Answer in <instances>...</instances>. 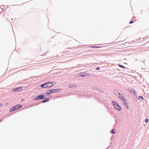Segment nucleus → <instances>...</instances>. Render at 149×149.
I'll return each mask as SVG.
<instances>
[{
	"label": "nucleus",
	"mask_w": 149,
	"mask_h": 149,
	"mask_svg": "<svg viewBox=\"0 0 149 149\" xmlns=\"http://www.w3.org/2000/svg\"><path fill=\"white\" fill-rule=\"evenodd\" d=\"M112 104L114 107L116 109L120 110L121 109L119 105L115 101L112 102Z\"/></svg>",
	"instance_id": "obj_4"
},
{
	"label": "nucleus",
	"mask_w": 149,
	"mask_h": 149,
	"mask_svg": "<svg viewBox=\"0 0 149 149\" xmlns=\"http://www.w3.org/2000/svg\"><path fill=\"white\" fill-rule=\"evenodd\" d=\"M53 93H54V91L52 89L48 90L47 91V93H46L45 94H47V95H49V94Z\"/></svg>",
	"instance_id": "obj_9"
},
{
	"label": "nucleus",
	"mask_w": 149,
	"mask_h": 149,
	"mask_svg": "<svg viewBox=\"0 0 149 149\" xmlns=\"http://www.w3.org/2000/svg\"><path fill=\"white\" fill-rule=\"evenodd\" d=\"M1 104H0V107H1Z\"/></svg>",
	"instance_id": "obj_22"
},
{
	"label": "nucleus",
	"mask_w": 149,
	"mask_h": 149,
	"mask_svg": "<svg viewBox=\"0 0 149 149\" xmlns=\"http://www.w3.org/2000/svg\"><path fill=\"white\" fill-rule=\"evenodd\" d=\"M100 69V68L99 67H97L96 68V70H99Z\"/></svg>",
	"instance_id": "obj_21"
},
{
	"label": "nucleus",
	"mask_w": 149,
	"mask_h": 149,
	"mask_svg": "<svg viewBox=\"0 0 149 149\" xmlns=\"http://www.w3.org/2000/svg\"><path fill=\"white\" fill-rule=\"evenodd\" d=\"M17 91H21L22 89V87H19L16 88Z\"/></svg>",
	"instance_id": "obj_11"
},
{
	"label": "nucleus",
	"mask_w": 149,
	"mask_h": 149,
	"mask_svg": "<svg viewBox=\"0 0 149 149\" xmlns=\"http://www.w3.org/2000/svg\"><path fill=\"white\" fill-rule=\"evenodd\" d=\"M118 97L121 100L123 103L124 104L125 106L127 107V109H128V107L127 103L125 99L123 98L122 95L120 93L118 94Z\"/></svg>",
	"instance_id": "obj_1"
},
{
	"label": "nucleus",
	"mask_w": 149,
	"mask_h": 149,
	"mask_svg": "<svg viewBox=\"0 0 149 149\" xmlns=\"http://www.w3.org/2000/svg\"><path fill=\"white\" fill-rule=\"evenodd\" d=\"M49 96H47L46 97H45V98H46V99L43 100L42 101V102L43 103H45L47 102H48L49 101Z\"/></svg>",
	"instance_id": "obj_6"
},
{
	"label": "nucleus",
	"mask_w": 149,
	"mask_h": 149,
	"mask_svg": "<svg viewBox=\"0 0 149 149\" xmlns=\"http://www.w3.org/2000/svg\"><path fill=\"white\" fill-rule=\"evenodd\" d=\"M22 107V105L20 104H17L15 106L11 108L10 110V112H13V111L17 110L18 109H19L21 108Z\"/></svg>",
	"instance_id": "obj_3"
},
{
	"label": "nucleus",
	"mask_w": 149,
	"mask_h": 149,
	"mask_svg": "<svg viewBox=\"0 0 149 149\" xmlns=\"http://www.w3.org/2000/svg\"><path fill=\"white\" fill-rule=\"evenodd\" d=\"M13 91H17V89L16 88L13 89Z\"/></svg>",
	"instance_id": "obj_20"
},
{
	"label": "nucleus",
	"mask_w": 149,
	"mask_h": 149,
	"mask_svg": "<svg viewBox=\"0 0 149 149\" xmlns=\"http://www.w3.org/2000/svg\"><path fill=\"white\" fill-rule=\"evenodd\" d=\"M133 22H134L133 21H131L130 22V24H131L133 23Z\"/></svg>",
	"instance_id": "obj_19"
},
{
	"label": "nucleus",
	"mask_w": 149,
	"mask_h": 149,
	"mask_svg": "<svg viewBox=\"0 0 149 149\" xmlns=\"http://www.w3.org/2000/svg\"><path fill=\"white\" fill-rule=\"evenodd\" d=\"M53 83H54V84H55V82H53Z\"/></svg>",
	"instance_id": "obj_23"
},
{
	"label": "nucleus",
	"mask_w": 149,
	"mask_h": 149,
	"mask_svg": "<svg viewBox=\"0 0 149 149\" xmlns=\"http://www.w3.org/2000/svg\"><path fill=\"white\" fill-rule=\"evenodd\" d=\"M75 86H76L75 85H70L69 86V87L70 88H72V87H75Z\"/></svg>",
	"instance_id": "obj_14"
},
{
	"label": "nucleus",
	"mask_w": 149,
	"mask_h": 149,
	"mask_svg": "<svg viewBox=\"0 0 149 149\" xmlns=\"http://www.w3.org/2000/svg\"><path fill=\"white\" fill-rule=\"evenodd\" d=\"M53 90L54 92H58L59 90V89H53Z\"/></svg>",
	"instance_id": "obj_12"
},
{
	"label": "nucleus",
	"mask_w": 149,
	"mask_h": 149,
	"mask_svg": "<svg viewBox=\"0 0 149 149\" xmlns=\"http://www.w3.org/2000/svg\"><path fill=\"white\" fill-rule=\"evenodd\" d=\"M119 66L121 68H125V67L124 66H123L122 65H119Z\"/></svg>",
	"instance_id": "obj_17"
},
{
	"label": "nucleus",
	"mask_w": 149,
	"mask_h": 149,
	"mask_svg": "<svg viewBox=\"0 0 149 149\" xmlns=\"http://www.w3.org/2000/svg\"><path fill=\"white\" fill-rule=\"evenodd\" d=\"M47 83H48V87H51L53 85V82H48Z\"/></svg>",
	"instance_id": "obj_10"
},
{
	"label": "nucleus",
	"mask_w": 149,
	"mask_h": 149,
	"mask_svg": "<svg viewBox=\"0 0 149 149\" xmlns=\"http://www.w3.org/2000/svg\"><path fill=\"white\" fill-rule=\"evenodd\" d=\"M40 86L42 88H46L48 87V83L47 82L44 83L43 84H42Z\"/></svg>",
	"instance_id": "obj_5"
},
{
	"label": "nucleus",
	"mask_w": 149,
	"mask_h": 149,
	"mask_svg": "<svg viewBox=\"0 0 149 149\" xmlns=\"http://www.w3.org/2000/svg\"><path fill=\"white\" fill-rule=\"evenodd\" d=\"M138 99L139 100L142 99V100L143 99V97L142 96H139L138 97Z\"/></svg>",
	"instance_id": "obj_15"
},
{
	"label": "nucleus",
	"mask_w": 149,
	"mask_h": 149,
	"mask_svg": "<svg viewBox=\"0 0 149 149\" xmlns=\"http://www.w3.org/2000/svg\"><path fill=\"white\" fill-rule=\"evenodd\" d=\"M148 121V118H146L145 120V122H147Z\"/></svg>",
	"instance_id": "obj_18"
},
{
	"label": "nucleus",
	"mask_w": 149,
	"mask_h": 149,
	"mask_svg": "<svg viewBox=\"0 0 149 149\" xmlns=\"http://www.w3.org/2000/svg\"><path fill=\"white\" fill-rule=\"evenodd\" d=\"M49 96V95L47 94L44 93L42 95H39L35 97V100H37L38 99H43L45 97Z\"/></svg>",
	"instance_id": "obj_2"
},
{
	"label": "nucleus",
	"mask_w": 149,
	"mask_h": 149,
	"mask_svg": "<svg viewBox=\"0 0 149 149\" xmlns=\"http://www.w3.org/2000/svg\"><path fill=\"white\" fill-rule=\"evenodd\" d=\"M91 47L92 48H100L101 47H94V46H91Z\"/></svg>",
	"instance_id": "obj_13"
},
{
	"label": "nucleus",
	"mask_w": 149,
	"mask_h": 149,
	"mask_svg": "<svg viewBox=\"0 0 149 149\" xmlns=\"http://www.w3.org/2000/svg\"><path fill=\"white\" fill-rule=\"evenodd\" d=\"M88 74H87L85 72H81L80 73V76L82 77L86 76Z\"/></svg>",
	"instance_id": "obj_7"
},
{
	"label": "nucleus",
	"mask_w": 149,
	"mask_h": 149,
	"mask_svg": "<svg viewBox=\"0 0 149 149\" xmlns=\"http://www.w3.org/2000/svg\"><path fill=\"white\" fill-rule=\"evenodd\" d=\"M111 132L112 133H114L115 132V131L114 129H112V130Z\"/></svg>",
	"instance_id": "obj_16"
},
{
	"label": "nucleus",
	"mask_w": 149,
	"mask_h": 149,
	"mask_svg": "<svg viewBox=\"0 0 149 149\" xmlns=\"http://www.w3.org/2000/svg\"><path fill=\"white\" fill-rule=\"evenodd\" d=\"M129 91L131 93L133 94H135V91L132 88H129L128 89Z\"/></svg>",
	"instance_id": "obj_8"
}]
</instances>
